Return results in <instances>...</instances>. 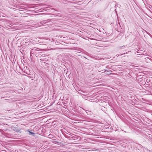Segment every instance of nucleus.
<instances>
[{"label": "nucleus", "mask_w": 152, "mask_h": 152, "mask_svg": "<svg viewBox=\"0 0 152 152\" xmlns=\"http://www.w3.org/2000/svg\"><path fill=\"white\" fill-rule=\"evenodd\" d=\"M28 132L29 133L30 135H33L35 134L34 132H31L29 130H28Z\"/></svg>", "instance_id": "f257e3e1"}, {"label": "nucleus", "mask_w": 152, "mask_h": 152, "mask_svg": "<svg viewBox=\"0 0 152 152\" xmlns=\"http://www.w3.org/2000/svg\"><path fill=\"white\" fill-rule=\"evenodd\" d=\"M146 59H150V58L148 57H146V58H145Z\"/></svg>", "instance_id": "f03ea898"}, {"label": "nucleus", "mask_w": 152, "mask_h": 152, "mask_svg": "<svg viewBox=\"0 0 152 152\" xmlns=\"http://www.w3.org/2000/svg\"><path fill=\"white\" fill-rule=\"evenodd\" d=\"M104 72L107 71V72H108V71H107V70L106 69H104Z\"/></svg>", "instance_id": "7ed1b4c3"}, {"label": "nucleus", "mask_w": 152, "mask_h": 152, "mask_svg": "<svg viewBox=\"0 0 152 152\" xmlns=\"http://www.w3.org/2000/svg\"><path fill=\"white\" fill-rule=\"evenodd\" d=\"M113 74V73H110L109 74V75H112V74Z\"/></svg>", "instance_id": "20e7f679"}, {"label": "nucleus", "mask_w": 152, "mask_h": 152, "mask_svg": "<svg viewBox=\"0 0 152 152\" xmlns=\"http://www.w3.org/2000/svg\"><path fill=\"white\" fill-rule=\"evenodd\" d=\"M107 74L108 75H109V73H108V74Z\"/></svg>", "instance_id": "39448f33"}]
</instances>
